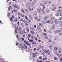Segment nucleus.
Listing matches in <instances>:
<instances>
[{
	"mask_svg": "<svg viewBox=\"0 0 62 62\" xmlns=\"http://www.w3.org/2000/svg\"><path fill=\"white\" fill-rule=\"evenodd\" d=\"M43 51L46 54H47H47L48 55H50V51H49V50H48L47 51L45 49H44Z\"/></svg>",
	"mask_w": 62,
	"mask_h": 62,
	"instance_id": "nucleus-1",
	"label": "nucleus"
},
{
	"mask_svg": "<svg viewBox=\"0 0 62 62\" xmlns=\"http://www.w3.org/2000/svg\"><path fill=\"white\" fill-rule=\"evenodd\" d=\"M61 12V9H59L57 11V14H55V15L57 16V17H58L59 16V15L58 14L60 12Z\"/></svg>",
	"mask_w": 62,
	"mask_h": 62,
	"instance_id": "nucleus-2",
	"label": "nucleus"
},
{
	"mask_svg": "<svg viewBox=\"0 0 62 62\" xmlns=\"http://www.w3.org/2000/svg\"><path fill=\"white\" fill-rule=\"evenodd\" d=\"M51 22V20H49L47 21V22H45V21H42V23H50Z\"/></svg>",
	"mask_w": 62,
	"mask_h": 62,
	"instance_id": "nucleus-3",
	"label": "nucleus"
},
{
	"mask_svg": "<svg viewBox=\"0 0 62 62\" xmlns=\"http://www.w3.org/2000/svg\"><path fill=\"white\" fill-rule=\"evenodd\" d=\"M37 12L38 13H41V9L40 8H39V9H37Z\"/></svg>",
	"mask_w": 62,
	"mask_h": 62,
	"instance_id": "nucleus-4",
	"label": "nucleus"
},
{
	"mask_svg": "<svg viewBox=\"0 0 62 62\" xmlns=\"http://www.w3.org/2000/svg\"><path fill=\"white\" fill-rule=\"evenodd\" d=\"M30 43H29V42L28 41H27L25 43V44L27 45H28V46H31V44H29Z\"/></svg>",
	"mask_w": 62,
	"mask_h": 62,
	"instance_id": "nucleus-5",
	"label": "nucleus"
},
{
	"mask_svg": "<svg viewBox=\"0 0 62 62\" xmlns=\"http://www.w3.org/2000/svg\"><path fill=\"white\" fill-rule=\"evenodd\" d=\"M41 13L42 15H43L44 14L45 11L44 10H43L42 11H41Z\"/></svg>",
	"mask_w": 62,
	"mask_h": 62,
	"instance_id": "nucleus-6",
	"label": "nucleus"
},
{
	"mask_svg": "<svg viewBox=\"0 0 62 62\" xmlns=\"http://www.w3.org/2000/svg\"><path fill=\"white\" fill-rule=\"evenodd\" d=\"M36 0H34L32 1V5H34V4H36Z\"/></svg>",
	"mask_w": 62,
	"mask_h": 62,
	"instance_id": "nucleus-7",
	"label": "nucleus"
},
{
	"mask_svg": "<svg viewBox=\"0 0 62 62\" xmlns=\"http://www.w3.org/2000/svg\"><path fill=\"white\" fill-rule=\"evenodd\" d=\"M37 29L38 31H39L41 30V28H39V26H37Z\"/></svg>",
	"mask_w": 62,
	"mask_h": 62,
	"instance_id": "nucleus-8",
	"label": "nucleus"
},
{
	"mask_svg": "<svg viewBox=\"0 0 62 62\" xmlns=\"http://www.w3.org/2000/svg\"><path fill=\"white\" fill-rule=\"evenodd\" d=\"M54 22L55 23H58V21H56V20H54Z\"/></svg>",
	"mask_w": 62,
	"mask_h": 62,
	"instance_id": "nucleus-9",
	"label": "nucleus"
},
{
	"mask_svg": "<svg viewBox=\"0 0 62 62\" xmlns=\"http://www.w3.org/2000/svg\"><path fill=\"white\" fill-rule=\"evenodd\" d=\"M59 32H60L59 31H58V30L55 31L54 33H55V34H57V33H59Z\"/></svg>",
	"mask_w": 62,
	"mask_h": 62,
	"instance_id": "nucleus-10",
	"label": "nucleus"
},
{
	"mask_svg": "<svg viewBox=\"0 0 62 62\" xmlns=\"http://www.w3.org/2000/svg\"><path fill=\"white\" fill-rule=\"evenodd\" d=\"M26 30H27L28 32L29 33V28H28V27H27L26 28Z\"/></svg>",
	"mask_w": 62,
	"mask_h": 62,
	"instance_id": "nucleus-11",
	"label": "nucleus"
},
{
	"mask_svg": "<svg viewBox=\"0 0 62 62\" xmlns=\"http://www.w3.org/2000/svg\"><path fill=\"white\" fill-rule=\"evenodd\" d=\"M37 12H35L34 14L33 15V16H34V17H35V16H37Z\"/></svg>",
	"mask_w": 62,
	"mask_h": 62,
	"instance_id": "nucleus-12",
	"label": "nucleus"
},
{
	"mask_svg": "<svg viewBox=\"0 0 62 62\" xmlns=\"http://www.w3.org/2000/svg\"><path fill=\"white\" fill-rule=\"evenodd\" d=\"M20 21H22V22H23L24 23H25V20H23V19H20Z\"/></svg>",
	"mask_w": 62,
	"mask_h": 62,
	"instance_id": "nucleus-13",
	"label": "nucleus"
},
{
	"mask_svg": "<svg viewBox=\"0 0 62 62\" xmlns=\"http://www.w3.org/2000/svg\"><path fill=\"white\" fill-rule=\"evenodd\" d=\"M15 8H16L17 9H19V7L17 6V5H15Z\"/></svg>",
	"mask_w": 62,
	"mask_h": 62,
	"instance_id": "nucleus-14",
	"label": "nucleus"
},
{
	"mask_svg": "<svg viewBox=\"0 0 62 62\" xmlns=\"http://www.w3.org/2000/svg\"><path fill=\"white\" fill-rule=\"evenodd\" d=\"M27 4L28 6H31V3L30 2H28L27 3Z\"/></svg>",
	"mask_w": 62,
	"mask_h": 62,
	"instance_id": "nucleus-15",
	"label": "nucleus"
},
{
	"mask_svg": "<svg viewBox=\"0 0 62 62\" xmlns=\"http://www.w3.org/2000/svg\"><path fill=\"white\" fill-rule=\"evenodd\" d=\"M28 36L29 38H31V35L29 34H28Z\"/></svg>",
	"mask_w": 62,
	"mask_h": 62,
	"instance_id": "nucleus-16",
	"label": "nucleus"
},
{
	"mask_svg": "<svg viewBox=\"0 0 62 62\" xmlns=\"http://www.w3.org/2000/svg\"><path fill=\"white\" fill-rule=\"evenodd\" d=\"M55 9H56V8L54 7L53 8V9H52V11H54V10H55Z\"/></svg>",
	"mask_w": 62,
	"mask_h": 62,
	"instance_id": "nucleus-17",
	"label": "nucleus"
},
{
	"mask_svg": "<svg viewBox=\"0 0 62 62\" xmlns=\"http://www.w3.org/2000/svg\"><path fill=\"white\" fill-rule=\"evenodd\" d=\"M31 34H32V35H34V32L32 31H31Z\"/></svg>",
	"mask_w": 62,
	"mask_h": 62,
	"instance_id": "nucleus-18",
	"label": "nucleus"
},
{
	"mask_svg": "<svg viewBox=\"0 0 62 62\" xmlns=\"http://www.w3.org/2000/svg\"><path fill=\"white\" fill-rule=\"evenodd\" d=\"M43 3L44 4H46L47 3V2L46 1H43Z\"/></svg>",
	"mask_w": 62,
	"mask_h": 62,
	"instance_id": "nucleus-19",
	"label": "nucleus"
},
{
	"mask_svg": "<svg viewBox=\"0 0 62 62\" xmlns=\"http://www.w3.org/2000/svg\"><path fill=\"white\" fill-rule=\"evenodd\" d=\"M48 38L46 36H45V37H44V39H48Z\"/></svg>",
	"mask_w": 62,
	"mask_h": 62,
	"instance_id": "nucleus-20",
	"label": "nucleus"
},
{
	"mask_svg": "<svg viewBox=\"0 0 62 62\" xmlns=\"http://www.w3.org/2000/svg\"><path fill=\"white\" fill-rule=\"evenodd\" d=\"M59 15V16H62V12H61V13H60Z\"/></svg>",
	"mask_w": 62,
	"mask_h": 62,
	"instance_id": "nucleus-21",
	"label": "nucleus"
},
{
	"mask_svg": "<svg viewBox=\"0 0 62 62\" xmlns=\"http://www.w3.org/2000/svg\"><path fill=\"white\" fill-rule=\"evenodd\" d=\"M13 11L14 12H17V10H15V9H14L13 10Z\"/></svg>",
	"mask_w": 62,
	"mask_h": 62,
	"instance_id": "nucleus-22",
	"label": "nucleus"
},
{
	"mask_svg": "<svg viewBox=\"0 0 62 62\" xmlns=\"http://www.w3.org/2000/svg\"><path fill=\"white\" fill-rule=\"evenodd\" d=\"M21 11H22L23 12V13H24V10L23 9H21Z\"/></svg>",
	"mask_w": 62,
	"mask_h": 62,
	"instance_id": "nucleus-23",
	"label": "nucleus"
},
{
	"mask_svg": "<svg viewBox=\"0 0 62 62\" xmlns=\"http://www.w3.org/2000/svg\"><path fill=\"white\" fill-rule=\"evenodd\" d=\"M24 10L25 11H26V12H27L28 13H29V11H28V10H27V9H24Z\"/></svg>",
	"mask_w": 62,
	"mask_h": 62,
	"instance_id": "nucleus-24",
	"label": "nucleus"
},
{
	"mask_svg": "<svg viewBox=\"0 0 62 62\" xmlns=\"http://www.w3.org/2000/svg\"><path fill=\"white\" fill-rule=\"evenodd\" d=\"M10 20H11V22H12L13 21V20H12V17H10Z\"/></svg>",
	"mask_w": 62,
	"mask_h": 62,
	"instance_id": "nucleus-25",
	"label": "nucleus"
},
{
	"mask_svg": "<svg viewBox=\"0 0 62 62\" xmlns=\"http://www.w3.org/2000/svg\"><path fill=\"white\" fill-rule=\"evenodd\" d=\"M46 11L47 13H49V12H50V11L48 10H46Z\"/></svg>",
	"mask_w": 62,
	"mask_h": 62,
	"instance_id": "nucleus-26",
	"label": "nucleus"
},
{
	"mask_svg": "<svg viewBox=\"0 0 62 62\" xmlns=\"http://www.w3.org/2000/svg\"><path fill=\"white\" fill-rule=\"evenodd\" d=\"M39 25L40 26H42V24L41 23H39Z\"/></svg>",
	"mask_w": 62,
	"mask_h": 62,
	"instance_id": "nucleus-27",
	"label": "nucleus"
},
{
	"mask_svg": "<svg viewBox=\"0 0 62 62\" xmlns=\"http://www.w3.org/2000/svg\"><path fill=\"white\" fill-rule=\"evenodd\" d=\"M25 19H26L27 20H28V18H27L26 16H25Z\"/></svg>",
	"mask_w": 62,
	"mask_h": 62,
	"instance_id": "nucleus-28",
	"label": "nucleus"
},
{
	"mask_svg": "<svg viewBox=\"0 0 62 62\" xmlns=\"http://www.w3.org/2000/svg\"><path fill=\"white\" fill-rule=\"evenodd\" d=\"M57 49H58L57 47H55L54 48V50H57Z\"/></svg>",
	"mask_w": 62,
	"mask_h": 62,
	"instance_id": "nucleus-29",
	"label": "nucleus"
},
{
	"mask_svg": "<svg viewBox=\"0 0 62 62\" xmlns=\"http://www.w3.org/2000/svg\"><path fill=\"white\" fill-rule=\"evenodd\" d=\"M17 20L18 19H17V18H16L15 19L14 21L16 22L17 21Z\"/></svg>",
	"mask_w": 62,
	"mask_h": 62,
	"instance_id": "nucleus-30",
	"label": "nucleus"
},
{
	"mask_svg": "<svg viewBox=\"0 0 62 62\" xmlns=\"http://www.w3.org/2000/svg\"><path fill=\"white\" fill-rule=\"evenodd\" d=\"M3 59L1 58L0 59V61H1V62H2V61H3Z\"/></svg>",
	"mask_w": 62,
	"mask_h": 62,
	"instance_id": "nucleus-31",
	"label": "nucleus"
},
{
	"mask_svg": "<svg viewBox=\"0 0 62 62\" xmlns=\"http://www.w3.org/2000/svg\"><path fill=\"white\" fill-rule=\"evenodd\" d=\"M12 7L13 8H15V5L14 4L12 5Z\"/></svg>",
	"mask_w": 62,
	"mask_h": 62,
	"instance_id": "nucleus-32",
	"label": "nucleus"
},
{
	"mask_svg": "<svg viewBox=\"0 0 62 62\" xmlns=\"http://www.w3.org/2000/svg\"><path fill=\"white\" fill-rule=\"evenodd\" d=\"M17 14L19 15L20 16H21V14H20V12H18Z\"/></svg>",
	"mask_w": 62,
	"mask_h": 62,
	"instance_id": "nucleus-33",
	"label": "nucleus"
},
{
	"mask_svg": "<svg viewBox=\"0 0 62 62\" xmlns=\"http://www.w3.org/2000/svg\"><path fill=\"white\" fill-rule=\"evenodd\" d=\"M54 60H56V59H57V58L56 57H54Z\"/></svg>",
	"mask_w": 62,
	"mask_h": 62,
	"instance_id": "nucleus-34",
	"label": "nucleus"
},
{
	"mask_svg": "<svg viewBox=\"0 0 62 62\" xmlns=\"http://www.w3.org/2000/svg\"><path fill=\"white\" fill-rule=\"evenodd\" d=\"M21 16L22 17H24V15H22L21 14Z\"/></svg>",
	"mask_w": 62,
	"mask_h": 62,
	"instance_id": "nucleus-35",
	"label": "nucleus"
},
{
	"mask_svg": "<svg viewBox=\"0 0 62 62\" xmlns=\"http://www.w3.org/2000/svg\"><path fill=\"white\" fill-rule=\"evenodd\" d=\"M19 37V35L18 34L17 35H16V37H17V39H19V37Z\"/></svg>",
	"mask_w": 62,
	"mask_h": 62,
	"instance_id": "nucleus-36",
	"label": "nucleus"
},
{
	"mask_svg": "<svg viewBox=\"0 0 62 62\" xmlns=\"http://www.w3.org/2000/svg\"><path fill=\"white\" fill-rule=\"evenodd\" d=\"M47 58L45 59L44 58L42 59L43 60H47Z\"/></svg>",
	"mask_w": 62,
	"mask_h": 62,
	"instance_id": "nucleus-37",
	"label": "nucleus"
},
{
	"mask_svg": "<svg viewBox=\"0 0 62 62\" xmlns=\"http://www.w3.org/2000/svg\"><path fill=\"white\" fill-rule=\"evenodd\" d=\"M44 20H47V19L45 17H44Z\"/></svg>",
	"mask_w": 62,
	"mask_h": 62,
	"instance_id": "nucleus-38",
	"label": "nucleus"
},
{
	"mask_svg": "<svg viewBox=\"0 0 62 62\" xmlns=\"http://www.w3.org/2000/svg\"><path fill=\"white\" fill-rule=\"evenodd\" d=\"M15 33H17V29H16L15 30Z\"/></svg>",
	"mask_w": 62,
	"mask_h": 62,
	"instance_id": "nucleus-39",
	"label": "nucleus"
},
{
	"mask_svg": "<svg viewBox=\"0 0 62 62\" xmlns=\"http://www.w3.org/2000/svg\"><path fill=\"white\" fill-rule=\"evenodd\" d=\"M40 50V48H38L37 49V50L39 51V50Z\"/></svg>",
	"mask_w": 62,
	"mask_h": 62,
	"instance_id": "nucleus-40",
	"label": "nucleus"
},
{
	"mask_svg": "<svg viewBox=\"0 0 62 62\" xmlns=\"http://www.w3.org/2000/svg\"><path fill=\"white\" fill-rule=\"evenodd\" d=\"M30 29H31V30H34V31H35L34 29H33V28H32L31 27H30Z\"/></svg>",
	"mask_w": 62,
	"mask_h": 62,
	"instance_id": "nucleus-41",
	"label": "nucleus"
},
{
	"mask_svg": "<svg viewBox=\"0 0 62 62\" xmlns=\"http://www.w3.org/2000/svg\"><path fill=\"white\" fill-rule=\"evenodd\" d=\"M20 30H21V28H20V27H19L18 29V31H20Z\"/></svg>",
	"mask_w": 62,
	"mask_h": 62,
	"instance_id": "nucleus-42",
	"label": "nucleus"
},
{
	"mask_svg": "<svg viewBox=\"0 0 62 62\" xmlns=\"http://www.w3.org/2000/svg\"><path fill=\"white\" fill-rule=\"evenodd\" d=\"M10 8H8V11H10Z\"/></svg>",
	"mask_w": 62,
	"mask_h": 62,
	"instance_id": "nucleus-43",
	"label": "nucleus"
},
{
	"mask_svg": "<svg viewBox=\"0 0 62 62\" xmlns=\"http://www.w3.org/2000/svg\"><path fill=\"white\" fill-rule=\"evenodd\" d=\"M49 48H50V49H51V50H52V47L51 46H49Z\"/></svg>",
	"mask_w": 62,
	"mask_h": 62,
	"instance_id": "nucleus-44",
	"label": "nucleus"
},
{
	"mask_svg": "<svg viewBox=\"0 0 62 62\" xmlns=\"http://www.w3.org/2000/svg\"><path fill=\"white\" fill-rule=\"evenodd\" d=\"M55 54H57V51H55Z\"/></svg>",
	"mask_w": 62,
	"mask_h": 62,
	"instance_id": "nucleus-45",
	"label": "nucleus"
},
{
	"mask_svg": "<svg viewBox=\"0 0 62 62\" xmlns=\"http://www.w3.org/2000/svg\"><path fill=\"white\" fill-rule=\"evenodd\" d=\"M42 57H41V56H40L39 57V59H42Z\"/></svg>",
	"mask_w": 62,
	"mask_h": 62,
	"instance_id": "nucleus-46",
	"label": "nucleus"
},
{
	"mask_svg": "<svg viewBox=\"0 0 62 62\" xmlns=\"http://www.w3.org/2000/svg\"><path fill=\"white\" fill-rule=\"evenodd\" d=\"M28 10H30V11H31V9H30V8H28Z\"/></svg>",
	"mask_w": 62,
	"mask_h": 62,
	"instance_id": "nucleus-47",
	"label": "nucleus"
},
{
	"mask_svg": "<svg viewBox=\"0 0 62 62\" xmlns=\"http://www.w3.org/2000/svg\"><path fill=\"white\" fill-rule=\"evenodd\" d=\"M45 6H43V9H45Z\"/></svg>",
	"mask_w": 62,
	"mask_h": 62,
	"instance_id": "nucleus-48",
	"label": "nucleus"
},
{
	"mask_svg": "<svg viewBox=\"0 0 62 62\" xmlns=\"http://www.w3.org/2000/svg\"><path fill=\"white\" fill-rule=\"evenodd\" d=\"M30 42H33V41L32 40H30Z\"/></svg>",
	"mask_w": 62,
	"mask_h": 62,
	"instance_id": "nucleus-49",
	"label": "nucleus"
},
{
	"mask_svg": "<svg viewBox=\"0 0 62 62\" xmlns=\"http://www.w3.org/2000/svg\"><path fill=\"white\" fill-rule=\"evenodd\" d=\"M10 15V14L9 13H8V17H9V16Z\"/></svg>",
	"mask_w": 62,
	"mask_h": 62,
	"instance_id": "nucleus-50",
	"label": "nucleus"
},
{
	"mask_svg": "<svg viewBox=\"0 0 62 62\" xmlns=\"http://www.w3.org/2000/svg\"><path fill=\"white\" fill-rule=\"evenodd\" d=\"M43 36H46V34H45L44 33H43Z\"/></svg>",
	"mask_w": 62,
	"mask_h": 62,
	"instance_id": "nucleus-51",
	"label": "nucleus"
},
{
	"mask_svg": "<svg viewBox=\"0 0 62 62\" xmlns=\"http://www.w3.org/2000/svg\"><path fill=\"white\" fill-rule=\"evenodd\" d=\"M31 39H34V38L33 37V36H31Z\"/></svg>",
	"mask_w": 62,
	"mask_h": 62,
	"instance_id": "nucleus-52",
	"label": "nucleus"
},
{
	"mask_svg": "<svg viewBox=\"0 0 62 62\" xmlns=\"http://www.w3.org/2000/svg\"><path fill=\"white\" fill-rule=\"evenodd\" d=\"M45 18H46V19H48V16H46V17H45Z\"/></svg>",
	"mask_w": 62,
	"mask_h": 62,
	"instance_id": "nucleus-53",
	"label": "nucleus"
},
{
	"mask_svg": "<svg viewBox=\"0 0 62 62\" xmlns=\"http://www.w3.org/2000/svg\"><path fill=\"white\" fill-rule=\"evenodd\" d=\"M48 32H49V33H52V32H51V31H49Z\"/></svg>",
	"mask_w": 62,
	"mask_h": 62,
	"instance_id": "nucleus-54",
	"label": "nucleus"
},
{
	"mask_svg": "<svg viewBox=\"0 0 62 62\" xmlns=\"http://www.w3.org/2000/svg\"><path fill=\"white\" fill-rule=\"evenodd\" d=\"M54 17H52V18H51V20H54Z\"/></svg>",
	"mask_w": 62,
	"mask_h": 62,
	"instance_id": "nucleus-55",
	"label": "nucleus"
},
{
	"mask_svg": "<svg viewBox=\"0 0 62 62\" xmlns=\"http://www.w3.org/2000/svg\"><path fill=\"white\" fill-rule=\"evenodd\" d=\"M37 19H38V17L36 16L35 18V20H37Z\"/></svg>",
	"mask_w": 62,
	"mask_h": 62,
	"instance_id": "nucleus-56",
	"label": "nucleus"
},
{
	"mask_svg": "<svg viewBox=\"0 0 62 62\" xmlns=\"http://www.w3.org/2000/svg\"><path fill=\"white\" fill-rule=\"evenodd\" d=\"M62 18V17H61L58 20H61V19Z\"/></svg>",
	"mask_w": 62,
	"mask_h": 62,
	"instance_id": "nucleus-57",
	"label": "nucleus"
},
{
	"mask_svg": "<svg viewBox=\"0 0 62 62\" xmlns=\"http://www.w3.org/2000/svg\"><path fill=\"white\" fill-rule=\"evenodd\" d=\"M37 21H39V22H40V19H37Z\"/></svg>",
	"mask_w": 62,
	"mask_h": 62,
	"instance_id": "nucleus-58",
	"label": "nucleus"
},
{
	"mask_svg": "<svg viewBox=\"0 0 62 62\" xmlns=\"http://www.w3.org/2000/svg\"><path fill=\"white\" fill-rule=\"evenodd\" d=\"M40 5L41 6H42V7L43 6V5L42 4V3H40Z\"/></svg>",
	"mask_w": 62,
	"mask_h": 62,
	"instance_id": "nucleus-59",
	"label": "nucleus"
},
{
	"mask_svg": "<svg viewBox=\"0 0 62 62\" xmlns=\"http://www.w3.org/2000/svg\"><path fill=\"white\" fill-rule=\"evenodd\" d=\"M51 3V1H49L48 2V4H50Z\"/></svg>",
	"mask_w": 62,
	"mask_h": 62,
	"instance_id": "nucleus-60",
	"label": "nucleus"
},
{
	"mask_svg": "<svg viewBox=\"0 0 62 62\" xmlns=\"http://www.w3.org/2000/svg\"><path fill=\"white\" fill-rule=\"evenodd\" d=\"M29 17L31 19V20H32V17H31V16H29Z\"/></svg>",
	"mask_w": 62,
	"mask_h": 62,
	"instance_id": "nucleus-61",
	"label": "nucleus"
},
{
	"mask_svg": "<svg viewBox=\"0 0 62 62\" xmlns=\"http://www.w3.org/2000/svg\"><path fill=\"white\" fill-rule=\"evenodd\" d=\"M54 26H53L52 28V29H54Z\"/></svg>",
	"mask_w": 62,
	"mask_h": 62,
	"instance_id": "nucleus-62",
	"label": "nucleus"
},
{
	"mask_svg": "<svg viewBox=\"0 0 62 62\" xmlns=\"http://www.w3.org/2000/svg\"><path fill=\"white\" fill-rule=\"evenodd\" d=\"M25 24L26 25V26H28V24L25 23Z\"/></svg>",
	"mask_w": 62,
	"mask_h": 62,
	"instance_id": "nucleus-63",
	"label": "nucleus"
},
{
	"mask_svg": "<svg viewBox=\"0 0 62 62\" xmlns=\"http://www.w3.org/2000/svg\"><path fill=\"white\" fill-rule=\"evenodd\" d=\"M26 40H24V41L23 42V43H25V42H26Z\"/></svg>",
	"mask_w": 62,
	"mask_h": 62,
	"instance_id": "nucleus-64",
	"label": "nucleus"
}]
</instances>
